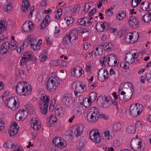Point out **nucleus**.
Returning <instances> with one entry per match:
<instances>
[{
  "instance_id": "nucleus-1",
  "label": "nucleus",
  "mask_w": 151,
  "mask_h": 151,
  "mask_svg": "<svg viewBox=\"0 0 151 151\" xmlns=\"http://www.w3.org/2000/svg\"><path fill=\"white\" fill-rule=\"evenodd\" d=\"M32 87L31 85L24 81L18 83L16 86V91L20 96H26L31 93Z\"/></svg>"
},
{
  "instance_id": "nucleus-2",
  "label": "nucleus",
  "mask_w": 151,
  "mask_h": 151,
  "mask_svg": "<svg viewBox=\"0 0 151 151\" xmlns=\"http://www.w3.org/2000/svg\"><path fill=\"white\" fill-rule=\"evenodd\" d=\"M99 116V111L96 107H92L87 111L86 119L87 121L91 123L96 122Z\"/></svg>"
},
{
  "instance_id": "nucleus-3",
  "label": "nucleus",
  "mask_w": 151,
  "mask_h": 151,
  "mask_svg": "<svg viewBox=\"0 0 151 151\" xmlns=\"http://www.w3.org/2000/svg\"><path fill=\"white\" fill-rule=\"evenodd\" d=\"M6 106L13 111L17 110L19 107L20 100L17 96L8 98L5 101Z\"/></svg>"
},
{
  "instance_id": "nucleus-4",
  "label": "nucleus",
  "mask_w": 151,
  "mask_h": 151,
  "mask_svg": "<svg viewBox=\"0 0 151 151\" xmlns=\"http://www.w3.org/2000/svg\"><path fill=\"white\" fill-rule=\"evenodd\" d=\"M144 142L139 139H133L130 143L132 148L135 151H144L145 145Z\"/></svg>"
},
{
  "instance_id": "nucleus-5",
  "label": "nucleus",
  "mask_w": 151,
  "mask_h": 151,
  "mask_svg": "<svg viewBox=\"0 0 151 151\" xmlns=\"http://www.w3.org/2000/svg\"><path fill=\"white\" fill-rule=\"evenodd\" d=\"M35 57H32V53L31 51H28L25 52L21 58L20 65L23 68H25L26 67L27 62L30 61L35 62L36 61Z\"/></svg>"
},
{
  "instance_id": "nucleus-6",
  "label": "nucleus",
  "mask_w": 151,
  "mask_h": 151,
  "mask_svg": "<svg viewBox=\"0 0 151 151\" xmlns=\"http://www.w3.org/2000/svg\"><path fill=\"white\" fill-rule=\"evenodd\" d=\"M87 86L85 84L82 82H76L72 85V89L74 91L75 96H77L78 93L83 92L86 90Z\"/></svg>"
},
{
  "instance_id": "nucleus-7",
  "label": "nucleus",
  "mask_w": 151,
  "mask_h": 151,
  "mask_svg": "<svg viewBox=\"0 0 151 151\" xmlns=\"http://www.w3.org/2000/svg\"><path fill=\"white\" fill-rule=\"evenodd\" d=\"M60 83V81L58 78H50L46 85L47 88L49 91H53L56 89Z\"/></svg>"
},
{
  "instance_id": "nucleus-8",
  "label": "nucleus",
  "mask_w": 151,
  "mask_h": 151,
  "mask_svg": "<svg viewBox=\"0 0 151 151\" xmlns=\"http://www.w3.org/2000/svg\"><path fill=\"white\" fill-rule=\"evenodd\" d=\"M143 109V105L135 103V104H132L129 108L130 113L134 116H138Z\"/></svg>"
},
{
  "instance_id": "nucleus-9",
  "label": "nucleus",
  "mask_w": 151,
  "mask_h": 151,
  "mask_svg": "<svg viewBox=\"0 0 151 151\" xmlns=\"http://www.w3.org/2000/svg\"><path fill=\"white\" fill-rule=\"evenodd\" d=\"M89 135L90 139L95 144L99 143L101 141V137L98 129L92 130L89 132Z\"/></svg>"
},
{
  "instance_id": "nucleus-10",
  "label": "nucleus",
  "mask_w": 151,
  "mask_h": 151,
  "mask_svg": "<svg viewBox=\"0 0 151 151\" xmlns=\"http://www.w3.org/2000/svg\"><path fill=\"white\" fill-rule=\"evenodd\" d=\"M128 23L130 26L134 29L138 28L140 23L138 19L134 16H132L129 18Z\"/></svg>"
},
{
  "instance_id": "nucleus-11",
  "label": "nucleus",
  "mask_w": 151,
  "mask_h": 151,
  "mask_svg": "<svg viewBox=\"0 0 151 151\" xmlns=\"http://www.w3.org/2000/svg\"><path fill=\"white\" fill-rule=\"evenodd\" d=\"M78 31L76 29H73L68 34L70 39L74 45L76 43V40L78 38Z\"/></svg>"
},
{
  "instance_id": "nucleus-12",
  "label": "nucleus",
  "mask_w": 151,
  "mask_h": 151,
  "mask_svg": "<svg viewBox=\"0 0 151 151\" xmlns=\"http://www.w3.org/2000/svg\"><path fill=\"white\" fill-rule=\"evenodd\" d=\"M19 126L17 124L14 123L10 127L9 134L10 136L13 137L16 135L19 131Z\"/></svg>"
},
{
  "instance_id": "nucleus-13",
  "label": "nucleus",
  "mask_w": 151,
  "mask_h": 151,
  "mask_svg": "<svg viewBox=\"0 0 151 151\" xmlns=\"http://www.w3.org/2000/svg\"><path fill=\"white\" fill-rule=\"evenodd\" d=\"M109 24L107 22H101L100 26H98V24H97L96 29L99 32H102L105 30H108L109 28Z\"/></svg>"
},
{
  "instance_id": "nucleus-14",
  "label": "nucleus",
  "mask_w": 151,
  "mask_h": 151,
  "mask_svg": "<svg viewBox=\"0 0 151 151\" xmlns=\"http://www.w3.org/2000/svg\"><path fill=\"white\" fill-rule=\"evenodd\" d=\"M34 25L32 22L30 21L26 22L23 24L22 29L24 32H28L30 30L34 29Z\"/></svg>"
},
{
  "instance_id": "nucleus-15",
  "label": "nucleus",
  "mask_w": 151,
  "mask_h": 151,
  "mask_svg": "<svg viewBox=\"0 0 151 151\" xmlns=\"http://www.w3.org/2000/svg\"><path fill=\"white\" fill-rule=\"evenodd\" d=\"M50 97L48 96H45L41 97L40 100L39 102L40 106L42 107V106H48V104L50 102Z\"/></svg>"
},
{
  "instance_id": "nucleus-16",
  "label": "nucleus",
  "mask_w": 151,
  "mask_h": 151,
  "mask_svg": "<svg viewBox=\"0 0 151 151\" xmlns=\"http://www.w3.org/2000/svg\"><path fill=\"white\" fill-rule=\"evenodd\" d=\"M68 94H65L62 99V102L63 105L66 107H69L72 102V99Z\"/></svg>"
},
{
  "instance_id": "nucleus-17",
  "label": "nucleus",
  "mask_w": 151,
  "mask_h": 151,
  "mask_svg": "<svg viewBox=\"0 0 151 151\" xmlns=\"http://www.w3.org/2000/svg\"><path fill=\"white\" fill-rule=\"evenodd\" d=\"M136 53L131 54L130 52L127 53L125 56V60L126 62L128 63L131 64L134 61L135 57L136 56Z\"/></svg>"
},
{
  "instance_id": "nucleus-18",
  "label": "nucleus",
  "mask_w": 151,
  "mask_h": 151,
  "mask_svg": "<svg viewBox=\"0 0 151 151\" xmlns=\"http://www.w3.org/2000/svg\"><path fill=\"white\" fill-rule=\"evenodd\" d=\"M31 122V127L34 130H37L41 127V125L39 123V119L37 118H32Z\"/></svg>"
},
{
  "instance_id": "nucleus-19",
  "label": "nucleus",
  "mask_w": 151,
  "mask_h": 151,
  "mask_svg": "<svg viewBox=\"0 0 151 151\" xmlns=\"http://www.w3.org/2000/svg\"><path fill=\"white\" fill-rule=\"evenodd\" d=\"M84 72L83 70L79 67H76L73 69L72 72V74H73V76L76 78H78Z\"/></svg>"
},
{
  "instance_id": "nucleus-20",
  "label": "nucleus",
  "mask_w": 151,
  "mask_h": 151,
  "mask_svg": "<svg viewBox=\"0 0 151 151\" xmlns=\"http://www.w3.org/2000/svg\"><path fill=\"white\" fill-rule=\"evenodd\" d=\"M100 47L102 51L104 49L105 51L109 52L112 50V46L111 43L106 42L101 43Z\"/></svg>"
},
{
  "instance_id": "nucleus-21",
  "label": "nucleus",
  "mask_w": 151,
  "mask_h": 151,
  "mask_svg": "<svg viewBox=\"0 0 151 151\" xmlns=\"http://www.w3.org/2000/svg\"><path fill=\"white\" fill-rule=\"evenodd\" d=\"M9 43L8 42H6L2 44L1 46V53L4 55L8 52L9 50Z\"/></svg>"
},
{
  "instance_id": "nucleus-22",
  "label": "nucleus",
  "mask_w": 151,
  "mask_h": 151,
  "mask_svg": "<svg viewBox=\"0 0 151 151\" xmlns=\"http://www.w3.org/2000/svg\"><path fill=\"white\" fill-rule=\"evenodd\" d=\"M50 22V18L49 15H47L42 21L40 25V29H43L45 28Z\"/></svg>"
},
{
  "instance_id": "nucleus-23",
  "label": "nucleus",
  "mask_w": 151,
  "mask_h": 151,
  "mask_svg": "<svg viewBox=\"0 0 151 151\" xmlns=\"http://www.w3.org/2000/svg\"><path fill=\"white\" fill-rule=\"evenodd\" d=\"M25 107L27 111L30 115L35 114L36 109L32 104L30 103L27 104L25 105Z\"/></svg>"
},
{
  "instance_id": "nucleus-24",
  "label": "nucleus",
  "mask_w": 151,
  "mask_h": 151,
  "mask_svg": "<svg viewBox=\"0 0 151 151\" xmlns=\"http://www.w3.org/2000/svg\"><path fill=\"white\" fill-rule=\"evenodd\" d=\"M103 73H104L103 72V70L100 69L99 70L98 72L97 78L99 81L101 82L105 81L108 78V76H105Z\"/></svg>"
},
{
  "instance_id": "nucleus-25",
  "label": "nucleus",
  "mask_w": 151,
  "mask_h": 151,
  "mask_svg": "<svg viewBox=\"0 0 151 151\" xmlns=\"http://www.w3.org/2000/svg\"><path fill=\"white\" fill-rule=\"evenodd\" d=\"M86 141L83 138H81L77 141V145L78 147L77 148L78 150H79L81 151L83 150L85 147V144Z\"/></svg>"
},
{
  "instance_id": "nucleus-26",
  "label": "nucleus",
  "mask_w": 151,
  "mask_h": 151,
  "mask_svg": "<svg viewBox=\"0 0 151 151\" xmlns=\"http://www.w3.org/2000/svg\"><path fill=\"white\" fill-rule=\"evenodd\" d=\"M83 129V125L80 124L77 125L74 132L75 136L77 137L80 136L82 133Z\"/></svg>"
},
{
  "instance_id": "nucleus-27",
  "label": "nucleus",
  "mask_w": 151,
  "mask_h": 151,
  "mask_svg": "<svg viewBox=\"0 0 151 151\" xmlns=\"http://www.w3.org/2000/svg\"><path fill=\"white\" fill-rule=\"evenodd\" d=\"M63 44L65 45H68L69 46H71L73 45V43L70 39V38L68 34L65 36L63 39Z\"/></svg>"
},
{
  "instance_id": "nucleus-28",
  "label": "nucleus",
  "mask_w": 151,
  "mask_h": 151,
  "mask_svg": "<svg viewBox=\"0 0 151 151\" xmlns=\"http://www.w3.org/2000/svg\"><path fill=\"white\" fill-rule=\"evenodd\" d=\"M132 34L131 35L132 43H134L137 42L138 40L139 37V35L138 33L136 32H133L130 34Z\"/></svg>"
},
{
  "instance_id": "nucleus-29",
  "label": "nucleus",
  "mask_w": 151,
  "mask_h": 151,
  "mask_svg": "<svg viewBox=\"0 0 151 151\" xmlns=\"http://www.w3.org/2000/svg\"><path fill=\"white\" fill-rule=\"evenodd\" d=\"M29 7V2L28 0H23L22 4V10L25 12L28 10Z\"/></svg>"
},
{
  "instance_id": "nucleus-30",
  "label": "nucleus",
  "mask_w": 151,
  "mask_h": 151,
  "mask_svg": "<svg viewBox=\"0 0 151 151\" xmlns=\"http://www.w3.org/2000/svg\"><path fill=\"white\" fill-rule=\"evenodd\" d=\"M88 17H84L78 19L77 22V24L79 25H86V22H87Z\"/></svg>"
},
{
  "instance_id": "nucleus-31",
  "label": "nucleus",
  "mask_w": 151,
  "mask_h": 151,
  "mask_svg": "<svg viewBox=\"0 0 151 151\" xmlns=\"http://www.w3.org/2000/svg\"><path fill=\"white\" fill-rule=\"evenodd\" d=\"M91 101H92L89 98H85L83 100V106L86 107H89L91 104Z\"/></svg>"
},
{
  "instance_id": "nucleus-32",
  "label": "nucleus",
  "mask_w": 151,
  "mask_h": 151,
  "mask_svg": "<svg viewBox=\"0 0 151 151\" xmlns=\"http://www.w3.org/2000/svg\"><path fill=\"white\" fill-rule=\"evenodd\" d=\"M150 13L148 12H147L142 17V20L146 23H148L150 22Z\"/></svg>"
},
{
  "instance_id": "nucleus-33",
  "label": "nucleus",
  "mask_w": 151,
  "mask_h": 151,
  "mask_svg": "<svg viewBox=\"0 0 151 151\" xmlns=\"http://www.w3.org/2000/svg\"><path fill=\"white\" fill-rule=\"evenodd\" d=\"M126 12L124 10L120 11L118 14V15L117 16L116 18L119 20H122L126 17Z\"/></svg>"
},
{
  "instance_id": "nucleus-34",
  "label": "nucleus",
  "mask_w": 151,
  "mask_h": 151,
  "mask_svg": "<svg viewBox=\"0 0 151 151\" xmlns=\"http://www.w3.org/2000/svg\"><path fill=\"white\" fill-rule=\"evenodd\" d=\"M127 131L129 134H134L136 131L135 125L132 124L128 127L127 129Z\"/></svg>"
},
{
  "instance_id": "nucleus-35",
  "label": "nucleus",
  "mask_w": 151,
  "mask_h": 151,
  "mask_svg": "<svg viewBox=\"0 0 151 151\" xmlns=\"http://www.w3.org/2000/svg\"><path fill=\"white\" fill-rule=\"evenodd\" d=\"M107 58H108V65L111 64L113 63L114 60L117 58L116 56L113 54H110L108 55V57Z\"/></svg>"
},
{
  "instance_id": "nucleus-36",
  "label": "nucleus",
  "mask_w": 151,
  "mask_h": 151,
  "mask_svg": "<svg viewBox=\"0 0 151 151\" xmlns=\"http://www.w3.org/2000/svg\"><path fill=\"white\" fill-rule=\"evenodd\" d=\"M121 125L120 123H116L113 125V130L114 132H116L119 131L121 129Z\"/></svg>"
},
{
  "instance_id": "nucleus-37",
  "label": "nucleus",
  "mask_w": 151,
  "mask_h": 151,
  "mask_svg": "<svg viewBox=\"0 0 151 151\" xmlns=\"http://www.w3.org/2000/svg\"><path fill=\"white\" fill-rule=\"evenodd\" d=\"M58 145L57 147L59 148H63L66 146L67 143L63 139H62Z\"/></svg>"
},
{
  "instance_id": "nucleus-38",
  "label": "nucleus",
  "mask_w": 151,
  "mask_h": 151,
  "mask_svg": "<svg viewBox=\"0 0 151 151\" xmlns=\"http://www.w3.org/2000/svg\"><path fill=\"white\" fill-rule=\"evenodd\" d=\"M48 120H49V122H52L53 123L57 122L58 120L54 114H51L49 116V117L47 119Z\"/></svg>"
},
{
  "instance_id": "nucleus-39",
  "label": "nucleus",
  "mask_w": 151,
  "mask_h": 151,
  "mask_svg": "<svg viewBox=\"0 0 151 151\" xmlns=\"http://www.w3.org/2000/svg\"><path fill=\"white\" fill-rule=\"evenodd\" d=\"M62 138H61L56 137L53 139L52 140V143L53 144L55 145V146L56 147L58 146V145L59 144V143L60 142V141Z\"/></svg>"
},
{
  "instance_id": "nucleus-40",
  "label": "nucleus",
  "mask_w": 151,
  "mask_h": 151,
  "mask_svg": "<svg viewBox=\"0 0 151 151\" xmlns=\"http://www.w3.org/2000/svg\"><path fill=\"white\" fill-rule=\"evenodd\" d=\"M61 62V60H52L50 62V64L53 66L60 65Z\"/></svg>"
},
{
  "instance_id": "nucleus-41",
  "label": "nucleus",
  "mask_w": 151,
  "mask_h": 151,
  "mask_svg": "<svg viewBox=\"0 0 151 151\" xmlns=\"http://www.w3.org/2000/svg\"><path fill=\"white\" fill-rule=\"evenodd\" d=\"M24 112L26 111L24 109H21L17 113V114H19L20 116L22 118H25L27 116L26 113L25 114H24Z\"/></svg>"
},
{
  "instance_id": "nucleus-42",
  "label": "nucleus",
  "mask_w": 151,
  "mask_h": 151,
  "mask_svg": "<svg viewBox=\"0 0 151 151\" xmlns=\"http://www.w3.org/2000/svg\"><path fill=\"white\" fill-rule=\"evenodd\" d=\"M89 98L93 102L96 99L97 97V94L95 92H92L89 95Z\"/></svg>"
},
{
  "instance_id": "nucleus-43",
  "label": "nucleus",
  "mask_w": 151,
  "mask_h": 151,
  "mask_svg": "<svg viewBox=\"0 0 151 151\" xmlns=\"http://www.w3.org/2000/svg\"><path fill=\"white\" fill-rule=\"evenodd\" d=\"M64 19L66 21V23L68 25H70L73 22V18L72 17H65Z\"/></svg>"
},
{
  "instance_id": "nucleus-44",
  "label": "nucleus",
  "mask_w": 151,
  "mask_h": 151,
  "mask_svg": "<svg viewBox=\"0 0 151 151\" xmlns=\"http://www.w3.org/2000/svg\"><path fill=\"white\" fill-rule=\"evenodd\" d=\"M141 1L139 0H132L131 4L132 6L134 7H135L140 3Z\"/></svg>"
},
{
  "instance_id": "nucleus-45",
  "label": "nucleus",
  "mask_w": 151,
  "mask_h": 151,
  "mask_svg": "<svg viewBox=\"0 0 151 151\" xmlns=\"http://www.w3.org/2000/svg\"><path fill=\"white\" fill-rule=\"evenodd\" d=\"M41 110V112L42 114H45L47 112L48 106H42V107L40 106Z\"/></svg>"
},
{
  "instance_id": "nucleus-46",
  "label": "nucleus",
  "mask_w": 151,
  "mask_h": 151,
  "mask_svg": "<svg viewBox=\"0 0 151 151\" xmlns=\"http://www.w3.org/2000/svg\"><path fill=\"white\" fill-rule=\"evenodd\" d=\"M60 29L59 27L56 26L55 27V33L54 34V36L55 37H57L59 36L60 35Z\"/></svg>"
},
{
  "instance_id": "nucleus-47",
  "label": "nucleus",
  "mask_w": 151,
  "mask_h": 151,
  "mask_svg": "<svg viewBox=\"0 0 151 151\" xmlns=\"http://www.w3.org/2000/svg\"><path fill=\"white\" fill-rule=\"evenodd\" d=\"M60 29L59 27L56 26L55 27V33L54 34V36L55 37H57L59 36L60 35Z\"/></svg>"
},
{
  "instance_id": "nucleus-48",
  "label": "nucleus",
  "mask_w": 151,
  "mask_h": 151,
  "mask_svg": "<svg viewBox=\"0 0 151 151\" xmlns=\"http://www.w3.org/2000/svg\"><path fill=\"white\" fill-rule=\"evenodd\" d=\"M146 78L147 81L150 83H151V71H149L146 73Z\"/></svg>"
},
{
  "instance_id": "nucleus-49",
  "label": "nucleus",
  "mask_w": 151,
  "mask_h": 151,
  "mask_svg": "<svg viewBox=\"0 0 151 151\" xmlns=\"http://www.w3.org/2000/svg\"><path fill=\"white\" fill-rule=\"evenodd\" d=\"M130 36L131 35H129V34H128L126 35L125 37V40L127 43H132V39Z\"/></svg>"
},
{
  "instance_id": "nucleus-50",
  "label": "nucleus",
  "mask_w": 151,
  "mask_h": 151,
  "mask_svg": "<svg viewBox=\"0 0 151 151\" xmlns=\"http://www.w3.org/2000/svg\"><path fill=\"white\" fill-rule=\"evenodd\" d=\"M113 9V7H111L106 11L105 12L106 14L108 16H111L113 14V13L112 12V11Z\"/></svg>"
},
{
  "instance_id": "nucleus-51",
  "label": "nucleus",
  "mask_w": 151,
  "mask_h": 151,
  "mask_svg": "<svg viewBox=\"0 0 151 151\" xmlns=\"http://www.w3.org/2000/svg\"><path fill=\"white\" fill-rule=\"evenodd\" d=\"M88 31V28H81L79 31H78V33L80 35H82L83 33L87 32Z\"/></svg>"
},
{
  "instance_id": "nucleus-52",
  "label": "nucleus",
  "mask_w": 151,
  "mask_h": 151,
  "mask_svg": "<svg viewBox=\"0 0 151 151\" xmlns=\"http://www.w3.org/2000/svg\"><path fill=\"white\" fill-rule=\"evenodd\" d=\"M31 46V48L34 50H38L40 48V44H39L37 42L36 44H34Z\"/></svg>"
},
{
  "instance_id": "nucleus-53",
  "label": "nucleus",
  "mask_w": 151,
  "mask_h": 151,
  "mask_svg": "<svg viewBox=\"0 0 151 151\" xmlns=\"http://www.w3.org/2000/svg\"><path fill=\"white\" fill-rule=\"evenodd\" d=\"M13 4H8L7 6V8L5 9V11L8 13L10 12L13 7Z\"/></svg>"
},
{
  "instance_id": "nucleus-54",
  "label": "nucleus",
  "mask_w": 151,
  "mask_h": 151,
  "mask_svg": "<svg viewBox=\"0 0 151 151\" xmlns=\"http://www.w3.org/2000/svg\"><path fill=\"white\" fill-rule=\"evenodd\" d=\"M31 40V37H29L25 40V42H23L22 44V45L24 46L25 45V44H26V46H27V45H28L29 44V43H30Z\"/></svg>"
},
{
  "instance_id": "nucleus-55",
  "label": "nucleus",
  "mask_w": 151,
  "mask_h": 151,
  "mask_svg": "<svg viewBox=\"0 0 151 151\" xmlns=\"http://www.w3.org/2000/svg\"><path fill=\"white\" fill-rule=\"evenodd\" d=\"M91 6L88 4H86L84 6V11L86 12H88L91 8Z\"/></svg>"
},
{
  "instance_id": "nucleus-56",
  "label": "nucleus",
  "mask_w": 151,
  "mask_h": 151,
  "mask_svg": "<svg viewBox=\"0 0 151 151\" xmlns=\"http://www.w3.org/2000/svg\"><path fill=\"white\" fill-rule=\"evenodd\" d=\"M127 85L128 87H129V88H130L131 91L132 92L131 94H132V93L134 91V88L132 86V84L130 83L127 82Z\"/></svg>"
},
{
  "instance_id": "nucleus-57",
  "label": "nucleus",
  "mask_w": 151,
  "mask_h": 151,
  "mask_svg": "<svg viewBox=\"0 0 151 151\" xmlns=\"http://www.w3.org/2000/svg\"><path fill=\"white\" fill-rule=\"evenodd\" d=\"M37 40L34 39L32 37H31V40H30V45H32L34 44H36L37 43Z\"/></svg>"
},
{
  "instance_id": "nucleus-58",
  "label": "nucleus",
  "mask_w": 151,
  "mask_h": 151,
  "mask_svg": "<svg viewBox=\"0 0 151 151\" xmlns=\"http://www.w3.org/2000/svg\"><path fill=\"white\" fill-rule=\"evenodd\" d=\"M5 126L4 122L1 119H0V130H3Z\"/></svg>"
},
{
  "instance_id": "nucleus-59",
  "label": "nucleus",
  "mask_w": 151,
  "mask_h": 151,
  "mask_svg": "<svg viewBox=\"0 0 151 151\" xmlns=\"http://www.w3.org/2000/svg\"><path fill=\"white\" fill-rule=\"evenodd\" d=\"M132 94H131L128 96L127 95H125L124 96V100L123 101H128L129 99L131 97Z\"/></svg>"
},
{
  "instance_id": "nucleus-60",
  "label": "nucleus",
  "mask_w": 151,
  "mask_h": 151,
  "mask_svg": "<svg viewBox=\"0 0 151 151\" xmlns=\"http://www.w3.org/2000/svg\"><path fill=\"white\" fill-rule=\"evenodd\" d=\"M40 60L42 62L44 61L47 58V57L44 55H41L40 56Z\"/></svg>"
},
{
  "instance_id": "nucleus-61",
  "label": "nucleus",
  "mask_w": 151,
  "mask_h": 151,
  "mask_svg": "<svg viewBox=\"0 0 151 151\" xmlns=\"http://www.w3.org/2000/svg\"><path fill=\"white\" fill-rule=\"evenodd\" d=\"M46 40L47 44L48 45H50L52 42V39L50 37H47Z\"/></svg>"
},
{
  "instance_id": "nucleus-62",
  "label": "nucleus",
  "mask_w": 151,
  "mask_h": 151,
  "mask_svg": "<svg viewBox=\"0 0 151 151\" xmlns=\"http://www.w3.org/2000/svg\"><path fill=\"white\" fill-rule=\"evenodd\" d=\"M110 104L109 102H104L102 104V106L104 108H106L110 106Z\"/></svg>"
},
{
  "instance_id": "nucleus-63",
  "label": "nucleus",
  "mask_w": 151,
  "mask_h": 151,
  "mask_svg": "<svg viewBox=\"0 0 151 151\" xmlns=\"http://www.w3.org/2000/svg\"><path fill=\"white\" fill-rule=\"evenodd\" d=\"M98 85V83L96 82L95 83H93L92 84L91 86H90V88L92 90H93L94 88Z\"/></svg>"
},
{
  "instance_id": "nucleus-64",
  "label": "nucleus",
  "mask_w": 151,
  "mask_h": 151,
  "mask_svg": "<svg viewBox=\"0 0 151 151\" xmlns=\"http://www.w3.org/2000/svg\"><path fill=\"white\" fill-rule=\"evenodd\" d=\"M96 11V9L95 8L93 9L89 13L88 16H92L94 14Z\"/></svg>"
}]
</instances>
